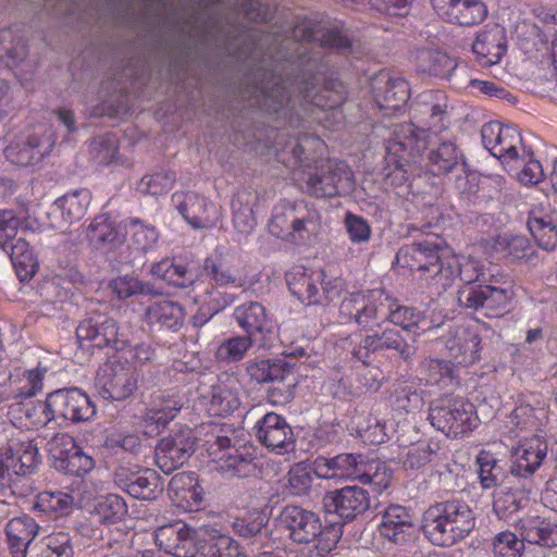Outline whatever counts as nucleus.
<instances>
[{
    "instance_id": "27",
    "label": "nucleus",
    "mask_w": 557,
    "mask_h": 557,
    "mask_svg": "<svg viewBox=\"0 0 557 557\" xmlns=\"http://www.w3.org/2000/svg\"><path fill=\"white\" fill-rule=\"evenodd\" d=\"M377 531L382 537L396 545L413 541L416 525L409 510L400 505H391L381 513Z\"/></svg>"
},
{
    "instance_id": "45",
    "label": "nucleus",
    "mask_w": 557,
    "mask_h": 557,
    "mask_svg": "<svg viewBox=\"0 0 557 557\" xmlns=\"http://www.w3.org/2000/svg\"><path fill=\"white\" fill-rule=\"evenodd\" d=\"M146 320L151 325H158L161 329L178 331L184 321V309L175 301L161 300L146 308Z\"/></svg>"
},
{
    "instance_id": "43",
    "label": "nucleus",
    "mask_w": 557,
    "mask_h": 557,
    "mask_svg": "<svg viewBox=\"0 0 557 557\" xmlns=\"http://www.w3.org/2000/svg\"><path fill=\"white\" fill-rule=\"evenodd\" d=\"M479 480L483 488L504 486L517 481V478H510L509 468L502 460L490 451H481L476 457Z\"/></svg>"
},
{
    "instance_id": "61",
    "label": "nucleus",
    "mask_w": 557,
    "mask_h": 557,
    "mask_svg": "<svg viewBox=\"0 0 557 557\" xmlns=\"http://www.w3.org/2000/svg\"><path fill=\"white\" fill-rule=\"evenodd\" d=\"M360 470L363 474L358 476V481L372 485L376 492L386 490L392 482V471L383 462L363 459V467Z\"/></svg>"
},
{
    "instance_id": "2",
    "label": "nucleus",
    "mask_w": 557,
    "mask_h": 557,
    "mask_svg": "<svg viewBox=\"0 0 557 557\" xmlns=\"http://www.w3.org/2000/svg\"><path fill=\"white\" fill-rule=\"evenodd\" d=\"M429 149V161L436 175L462 169L463 156L447 134L432 128H418L411 123H400L393 127L386 144L385 160L389 166L405 172L414 154Z\"/></svg>"
},
{
    "instance_id": "56",
    "label": "nucleus",
    "mask_w": 557,
    "mask_h": 557,
    "mask_svg": "<svg viewBox=\"0 0 557 557\" xmlns=\"http://www.w3.org/2000/svg\"><path fill=\"white\" fill-rule=\"evenodd\" d=\"M451 268V275L449 277L442 276L440 287L444 290L451 285L457 276L466 284L465 287L474 286L473 283L480 281L481 276H483L479 261L470 258H462V261H460L456 256V265Z\"/></svg>"
},
{
    "instance_id": "57",
    "label": "nucleus",
    "mask_w": 557,
    "mask_h": 557,
    "mask_svg": "<svg viewBox=\"0 0 557 557\" xmlns=\"http://www.w3.org/2000/svg\"><path fill=\"white\" fill-rule=\"evenodd\" d=\"M162 492L160 486V476L156 471L146 469L134 479L131 483L128 494L137 499L152 500Z\"/></svg>"
},
{
    "instance_id": "6",
    "label": "nucleus",
    "mask_w": 557,
    "mask_h": 557,
    "mask_svg": "<svg viewBox=\"0 0 557 557\" xmlns=\"http://www.w3.org/2000/svg\"><path fill=\"white\" fill-rule=\"evenodd\" d=\"M522 539L509 531L498 533L493 540L494 557H521L524 541L543 547H557V524L540 517L520 521Z\"/></svg>"
},
{
    "instance_id": "59",
    "label": "nucleus",
    "mask_w": 557,
    "mask_h": 557,
    "mask_svg": "<svg viewBox=\"0 0 557 557\" xmlns=\"http://www.w3.org/2000/svg\"><path fill=\"white\" fill-rule=\"evenodd\" d=\"M127 230L131 235V243L136 250L147 252L156 247L159 232L153 225L139 219H132Z\"/></svg>"
},
{
    "instance_id": "39",
    "label": "nucleus",
    "mask_w": 557,
    "mask_h": 557,
    "mask_svg": "<svg viewBox=\"0 0 557 557\" xmlns=\"http://www.w3.org/2000/svg\"><path fill=\"white\" fill-rule=\"evenodd\" d=\"M3 453L23 478L32 474L41 461L37 444L29 438H12Z\"/></svg>"
},
{
    "instance_id": "9",
    "label": "nucleus",
    "mask_w": 557,
    "mask_h": 557,
    "mask_svg": "<svg viewBox=\"0 0 557 557\" xmlns=\"http://www.w3.org/2000/svg\"><path fill=\"white\" fill-rule=\"evenodd\" d=\"M388 294L382 288L351 293L339 305L343 323H355L362 330L379 326L385 312Z\"/></svg>"
},
{
    "instance_id": "23",
    "label": "nucleus",
    "mask_w": 557,
    "mask_h": 557,
    "mask_svg": "<svg viewBox=\"0 0 557 557\" xmlns=\"http://www.w3.org/2000/svg\"><path fill=\"white\" fill-rule=\"evenodd\" d=\"M55 420L79 423L96 414V406L82 389L60 388L48 394Z\"/></svg>"
},
{
    "instance_id": "5",
    "label": "nucleus",
    "mask_w": 557,
    "mask_h": 557,
    "mask_svg": "<svg viewBox=\"0 0 557 557\" xmlns=\"http://www.w3.org/2000/svg\"><path fill=\"white\" fill-rule=\"evenodd\" d=\"M321 215L306 201H284L274 208L270 232L280 238L305 240L318 232Z\"/></svg>"
},
{
    "instance_id": "12",
    "label": "nucleus",
    "mask_w": 557,
    "mask_h": 557,
    "mask_svg": "<svg viewBox=\"0 0 557 557\" xmlns=\"http://www.w3.org/2000/svg\"><path fill=\"white\" fill-rule=\"evenodd\" d=\"M245 370L249 379L257 384L265 383H283L287 384L283 387H274L270 391L269 397L272 403L284 404L294 398L296 380L293 377V367L283 359H253L245 364Z\"/></svg>"
},
{
    "instance_id": "41",
    "label": "nucleus",
    "mask_w": 557,
    "mask_h": 557,
    "mask_svg": "<svg viewBox=\"0 0 557 557\" xmlns=\"http://www.w3.org/2000/svg\"><path fill=\"white\" fill-rule=\"evenodd\" d=\"M446 348L457 363L470 366L480 358L481 337L473 331L462 329L446 341Z\"/></svg>"
},
{
    "instance_id": "25",
    "label": "nucleus",
    "mask_w": 557,
    "mask_h": 557,
    "mask_svg": "<svg viewBox=\"0 0 557 557\" xmlns=\"http://www.w3.org/2000/svg\"><path fill=\"white\" fill-rule=\"evenodd\" d=\"M278 519L288 531V537L295 543L308 544L324 536L321 519L311 510L288 505L282 509Z\"/></svg>"
},
{
    "instance_id": "10",
    "label": "nucleus",
    "mask_w": 557,
    "mask_h": 557,
    "mask_svg": "<svg viewBox=\"0 0 557 557\" xmlns=\"http://www.w3.org/2000/svg\"><path fill=\"white\" fill-rule=\"evenodd\" d=\"M76 337L81 347L111 348L123 350L131 343L128 336L120 330L115 319L104 312H90L76 327Z\"/></svg>"
},
{
    "instance_id": "3",
    "label": "nucleus",
    "mask_w": 557,
    "mask_h": 557,
    "mask_svg": "<svg viewBox=\"0 0 557 557\" xmlns=\"http://www.w3.org/2000/svg\"><path fill=\"white\" fill-rule=\"evenodd\" d=\"M475 528V515L469 504L450 498L430 505L423 513L424 536L436 546L450 547L468 537Z\"/></svg>"
},
{
    "instance_id": "20",
    "label": "nucleus",
    "mask_w": 557,
    "mask_h": 557,
    "mask_svg": "<svg viewBox=\"0 0 557 557\" xmlns=\"http://www.w3.org/2000/svg\"><path fill=\"white\" fill-rule=\"evenodd\" d=\"M482 144L492 156L503 162L524 159L527 148L519 131L498 121L485 123L481 128Z\"/></svg>"
},
{
    "instance_id": "8",
    "label": "nucleus",
    "mask_w": 557,
    "mask_h": 557,
    "mask_svg": "<svg viewBox=\"0 0 557 557\" xmlns=\"http://www.w3.org/2000/svg\"><path fill=\"white\" fill-rule=\"evenodd\" d=\"M430 423L447 436H463L478 425L474 406L461 398L444 395L434 399L429 407Z\"/></svg>"
},
{
    "instance_id": "34",
    "label": "nucleus",
    "mask_w": 557,
    "mask_h": 557,
    "mask_svg": "<svg viewBox=\"0 0 557 557\" xmlns=\"http://www.w3.org/2000/svg\"><path fill=\"white\" fill-rule=\"evenodd\" d=\"M238 263L239 258L235 253L221 255L218 258H206L203 272L212 285L242 287L244 278Z\"/></svg>"
},
{
    "instance_id": "31",
    "label": "nucleus",
    "mask_w": 557,
    "mask_h": 557,
    "mask_svg": "<svg viewBox=\"0 0 557 557\" xmlns=\"http://www.w3.org/2000/svg\"><path fill=\"white\" fill-rule=\"evenodd\" d=\"M361 467H363V457L354 454H339L327 458L318 456L313 461V473L325 480H358Z\"/></svg>"
},
{
    "instance_id": "53",
    "label": "nucleus",
    "mask_w": 557,
    "mask_h": 557,
    "mask_svg": "<svg viewBox=\"0 0 557 557\" xmlns=\"http://www.w3.org/2000/svg\"><path fill=\"white\" fill-rule=\"evenodd\" d=\"M385 312L382 321H389L391 323L400 326L405 331H410L417 326L423 319L421 311L412 307L398 305L397 301L388 295L386 300Z\"/></svg>"
},
{
    "instance_id": "46",
    "label": "nucleus",
    "mask_w": 557,
    "mask_h": 557,
    "mask_svg": "<svg viewBox=\"0 0 557 557\" xmlns=\"http://www.w3.org/2000/svg\"><path fill=\"white\" fill-rule=\"evenodd\" d=\"M201 556L239 557L236 542L221 530L203 525Z\"/></svg>"
},
{
    "instance_id": "60",
    "label": "nucleus",
    "mask_w": 557,
    "mask_h": 557,
    "mask_svg": "<svg viewBox=\"0 0 557 557\" xmlns=\"http://www.w3.org/2000/svg\"><path fill=\"white\" fill-rule=\"evenodd\" d=\"M109 288L117 299L124 300L137 295H151L153 287L132 275L117 276L110 281Z\"/></svg>"
},
{
    "instance_id": "50",
    "label": "nucleus",
    "mask_w": 557,
    "mask_h": 557,
    "mask_svg": "<svg viewBox=\"0 0 557 557\" xmlns=\"http://www.w3.org/2000/svg\"><path fill=\"white\" fill-rule=\"evenodd\" d=\"M253 345L258 347V341L255 337L246 334L233 335L220 343L215 357L219 361L227 364L239 362Z\"/></svg>"
},
{
    "instance_id": "48",
    "label": "nucleus",
    "mask_w": 557,
    "mask_h": 557,
    "mask_svg": "<svg viewBox=\"0 0 557 557\" xmlns=\"http://www.w3.org/2000/svg\"><path fill=\"white\" fill-rule=\"evenodd\" d=\"M419 69L433 76L449 77L457 66L456 61L445 52L421 49L417 53Z\"/></svg>"
},
{
    "instance_id": "49",
    "label": "nucleus",
    "mask_w": 557,
    "mask_h": 557,
    "mask_svg": "<svg viewBox=\"0 0 557 557\" xmlns=\"http://www.w3.org/2000/svg\"><path fill=\"white\" fill-rule=\"evenodd\" d=\"M23 476L9 460L8 456L0 453V503L10 504L16 496H23L25 490L20 483Z\"/></svg>"
},
{
    "instance_id": "55",
    "label": "nucleus",
    "mask_w": 557,
    "mask_h": 557,
    "mask_svg": "<svg viewBox=\"0 0 557 557\" xmlns=\"http://www.w3.org/2000/svg\"><path fill=\"white\" fill-rule=\"evenodd\" d=\"M74 498L61 491L41 492L37 495L36 507L55 518L67 516L73 509Z\"/></svg>"
},
{
    "instance_id": "64",
    "label": "nucleus",
    "mask_w": 557,
    "mask_h": 557,
    "mask_svg": "<svg viewBox=\"0 0 557 557\" xmlns=\"http://www.w3.org/2000/svg\"><path fill=\"white\" fill-rule=\"evenodd\" d=\"M117 151V138L113 134L97 136L89 143L90 158L100 165L112 163Z\"/></svg>"
},
{
    "instance_id": "63",
    "label": "nucleus",
    "mask_w": 557,
    "mask_h": 557,
    "mask_svg": "<svg viewBox=\"0 0 557 557\" xmlns=\"http://www.w3.org/2000/svg\"><path fill=\"white\" fill-rule=\"evenodd\" d=\"M38 557H73L72 539L66 532H55L40 542Z\"/></svg>"
},
{
    "instance_id": "15",
    "label": "nucleus",
    "mask_w": 557,
    "mask_h": 557,
    "mask_svg": "<svg viewBox=\"0 0 557 557\" xmlns=\"http://www.w3.org/2000/svg\"><path fill=\"white\" fill-rule=\"evenodd\" d=\"M96 382L104 399L125 400L138 387V371L127 360L109 359L99 368Z\"/></svg>"
},
{
    "instance_id": "26",
    "label": "nucleus",
    "mask_w": 557,
    "mask_h": 557,
    "mask_svg": "<svg viewBox=\"0 0 557 557\" xmlns=\"http://www.w3.org/2000/svg\"><path fill=\"white\" fill-rule=\"evenodd\" d=\"M172 203L194 228H210L220 219L218 206L208 198L193 191L174 193Z\"/></svg>"
},
{
    "instance_id": "38",
    "label": "nucleus",
    "mask_w": 557,
    "mask_h": 557,
    "mask_svg": "<svg viewBox=\"0 0 557 557\" xmlns=\"http://www.w3.org/2000/svg\"><path fill=\"white\" fill-rule=\"evenodd\" d=\"M255 459L256 448L251 445H240L222 454L218 469L227 476L247 478L256 471Z\"/></svg>"
},
{
    "instance_id": "54",
    "label": "nucleus",
    "mask_w": 557,
    "mask_h": 557,
    "mask_svg": "<svg viewBox=\"0 0 557 557\" xmlns=\"http://www.w3.org/2000/svg\"><path fill=\"white\" fill-rule=\"evenodd\" d=\"M141 447V440L137 434L119 431L109 433L103 443L107 454L116 457L124 454L137 456Z\"/></svg>"
},
{
    "instance_id": "47",
    "label": "nucleus",
    "mask_w": 557,
    "mask_h": 557,
    "mask_svg": "<svg viewBox=\"0 0 557 557\" xmlns=\"http://www.w3.org/2000/svg\"><path fill=\"white\" fill-rule=\"evenodd\" d=\"M91 194L86 188L75 189L58 198L53 207L61 212L65 223L79 221L90 203Z\"/></svg>"
},
{
    "instance_id": "32",
    "label": "nucleus",
    "mask_w": 557,
    "mask_h": 557,
    "mask_svg": "<svg viewBox=\"0 0 557 557\" xmlns=\"http://www.w3.org/2000/svg\"><path fill=\"white\" fill-rule=\"evenodd\" d=\"M472 51L482 66L497 64L507 51L506 30L499 24H487L478 34Z\"/></svg>"
},
{
    "instance_id": "11",
    "label": "nucleus",
    "mask_w": 557,
    "mask_h": 557,
    "mask_svg": "<svg viewBox=\"0 0 557 557\" xmlns=\"http://www.w3.org/2000/svg\"><path fill=\"white\" fill-rule=\"evenodd\" d=\"M290 293L307 305H327L339 295L337 280L325 281L323 270L310 271L301 267L286 274Z\"/></svg>"
},
{
    "instance_id": "13",
    "label": "nucleus",
    "mask_w": 557,
    "mask_h": 557,
    "mask_svg": "<svg viewBox=\"0 0 557 557\" xmlns=\"http://www.w3.org/2000/svg\"><path fill=\"white\" fill-rule=\"evenodd\" d=\"M513 290L509 283L502 285L479 284L461 288L457 301L461 308L483 310L487 318L502 317L509 310Z\"/></svg>"
},
{
    "instance_id": "62",
    "label": "nucleus",
    "mask_w": 557,
    "mask_h": 557,
    "mask_svg": "<svg viewBox=\"0 0 557 557\" xmlns=\"http://www.w3.org/2000/svg\"><path fill=\"white\" fill-rule=\"evenodd\" d=\"M7 251L16 269L21 268L25 270V276L34 275L37 262L26 239L22 237L17 239L14 238V240L10 242L8 245ZM17 273H20V270H17Z\"/></svg>"
},
{
    "instance_id": "42",
    "label": "nucleus",
    "mask_w": 557,
    "mask_h": 557,
    "mask_svg": "<svg viewBox=\"0 0 557 557\" xmlns=\"http://www.w3.org/2000/svg\"><path fill=\"white\" fill-rule=\"evenodd\" d=\"M528 227L537 245L552 251L557 247V213H544L540 208H534L528 220Z\"/></svg>"
},
{
    "instance_id": "1",
    "label": "nucleus",
    "mask_w": 557,
    "mask_h": 557,
    "mask_svg": "<svg viewBox=\"0 0 557 557\" xmlns=\"http://www.w3.org/2000/svg\"><path fill=\"white\" fill-rule=\"evenodd\" d=\"M277 69L275 65V70L264 71L256 86L255 103L267 111L277 112L285 107L295 110L297 106L305 110L314 107L336 111L346 99L345 87L339 81H330L317 88V77L308 71L294 78H284L276 75Z\"/></svg>"
},
{
    "instance_id": "52",
    "label": "nucleus",
    "mask_w": 557,
    "mask_h": 557,
    "mask_svg": "<svg viewBox=\"0 0 557 557\" xmlns=\"http://www.w3.org/2000/svg\"><path fill=\"white\" fill-rule=\"evenodd\" d=\"M421 371L425 375L426 383L451 387L458 385L453 362L444 359H425L421 362Z\"/></svg>"
},
{
    "instance_id": "36",
    "label": "nucleus",
    "mask_w": 557,
    "mask_h": 557,
    "mask_svg": "<svg viewBox=\"0 0 557 557\" xmlns=\"http://www.w3.org/2000/svg\"><path fill=\"white\" fill-rule=\"evenodd\" d=\"M35 519L24 515L11 519L5 527L9 550L12 557H26L27 548L38 534Z\"/></svg>"
},
{
    "instance_id": "37",
    "label": "nucleus",
    "mask_w": 557,
    "mask_h": 557,
    "mask_svg": "<svg viewBox=\"0 0 557 557\" xmlns=\"http://www.w3.org/2000/svg\"><path fill=\"white\" fill-rule=\"evenodd\" d=\"M182 400L169 391H157L150 396L144 421L147 424L165 425L182 409Z\"/></svg>"
},
{
    "instance_id": "44",
    "label": "nucleus",
    "mask_w": 557,
    "mask_h": 557,
    "mask_svg": "<svg viewBox=\"0 0 557 557\" xmlns=\"http://www.w3.org/2000/svg\"><path fill=\"white\" fill-rule=\"evenodd\" d=\"M532 490H524L523 481L502 486L494 494L493 510L502 519H507L510 515L523 508Z\"/></svg>"
},
{
    "instance_id": "14",
    "label": "nucleus",
    "mask_w": 557,
    "mask_h": 557,
    "mask_svg": "<svg viewBox=\"0 0 557 557\" xmlns=\"http://www.w3.org/2000/svg\"><path fill=\"white\" fill-rule=\"evenodd\" d=\"M306 189L314 197L345 196L354 189V174L344 162L322 161L308 174Z\"/></svg>"
},
{
    "instance_id": "22",
    "label": "nucleus",
    "mask_w": 557,
    "mask_h": 557,
    "mask_svg": "<svg viewBox=\"0 0 557 557\" xmlns=\"http://www.w3.org/2000/svg\"><path fill=\"white\" fill-rule=\"evenodd\" d=\"M196 449V437L189 428L172 431L161 438L156 448L158 467L170 473L183 466Z\"/></svg>"
},
{
    "instance_id": "51",
    "label": "nucleus",
    "mask_w": 557,
    "mask_h": 557,
    "mask_svg": "<svg viewBox=\"0 0 557 557\" xmlns=\"http://www.w3.org/2000/svg\"><path fill=\"white\" fill-rule=\"evenodd\" d=\"M91 515L99 523L115 524L127 515V505L123 497L109 494L99 499Z\"/></svg>"
},
{
    "instance_id": "7",
    "label": "nucleus",
    "mask_w": 557,
    "mask_h": 557,
    "mask_svg": "<svg viewBox=\"0 0 557 557\" xmlns=\"http://www.w3.org/2000/svg\"><path fill=\"white\" fill-rule=\"evenodd\" d=\"M55 145V133L49 123H39L14 137L5 148V158L18 166L36 168L50 156Z\"/></svg>"
},
{
    "instance_id": "58",
    "label": "nucleus",
    "mask_w": 557,
    "mask_h": 557,
    "mask_svg": "<svg viewBox=\"0 0 557 557\" xmlns=\"http://www.w3.org/2000/svg\"><path fill=\"white\" fill-rule=\"evenodd\" d=\"M265 524L267 519L261 515L237 518L233 522V530L238 536L250 540L252 544H262L269 534Z\"/></svg>"
},
{
    "instance_id": "4",
    "label": "nucleus",
    "mask_w": 557,
    "mask_h": 557,
    "mask_svg": "<svg viewBox=\"0 0 557 557\" xmlns=\"http://www.w3.org/2000/svg\"><path fill=\"white\" fill-rule=\"evenodd\" d=\"M400 267L411 272H419L420 277L431 280L440 287L442 276L451 275V267L456 265V255L446 242L436 234H428L425 238L403 246L396 253Z\"/></svg>"
},
{
    "instance_id": "16",
    "label": "nucleus",
    "mask_w": 557,
    "mask_h": 557,
    "mask_svg": "<svg viewBox=\"0 0 557 557\" xmlns=\"http://www.w3.org/2000/svg\"><path fill=\"white\" fill-rule=\"evenodd\" d=\"M387 350L395 351L398 357L406 363H410L417 352V347L413 343H408L401 332L394 327H386L379 331H372L364 335L351 350L355 358L363 363L370 362V357L373 354H380Z\"/></svg>"
},
{
    "instance_id": "29",
    "label": "nucleus",
    "mask_w": 557,
    "mask_h": 557,
    "mask_svg": "<svg viewBox=\"0 0 557 557\" xmlns=\"http://www.w3.org/2000/svg\"><path fill=\"white\" fill-rule=\"evenodd\" d=\"M443 20L460 26L480 24L487 16V7L481 0H431Z\"/></svg>"
},
{
    "instance_id": "21",
    "label": "nucleus",
    "mask_w": 557,
    "mask_h": 557,
    "mask_svg": "<svg viewBox=\"0 0 557 557\" xmlns=\"http://www.w3.org/2000/svg\"><path fill=\"white\" fill-rule=\"evenodd\" d=\"M48 449L55 458V469L65 474L84 476L95 467L92 457L84 453L67 433H55L48 442Z\"/></svg>"
},
{
    "instance_id": "18",
    "label": "nucleus",
    "mask_w": 557,
    "mask_h": 557,
    "mask_svg": "<svg viewBox=\"0 0 557 557\" xmlns=\"http://www.w3.org/2000/svg\"><path fill=\"white\" fill-rule=\"evenodd\" d=\"M203 525L198 529L176 521L161 525L154 531V542L172 557H196L201 555Z\"/></svg>"
},
{
    "instance_id": "24",
    "label": "nucleus",
    "mask_w": 557,
    "mask_h": 557,
    "mask_svg": "<svg viewBox=\"0 0 557 557\" xmlns=\"http://www.w3.org/2000/svg\"><path fill=\"white\" fill-rule=\"evenodd\" d=\"M323 507L327 515H335L348 522L370 507V495L362 487L345 486L327 492L323 497Z\"/></svg>"
},
{
    "instance_id": "33",
    "label": "nucleus",
    "mask_w": 557,
    "mask_h": 557,
    "mask_svg": "<svg viewBox=\"0 0 557 557\" xmlns=\"http://www.w3.org/2000/svg\"><path fill=\"white\" fill-rule=\"evenodd\" d=\"M151 274L175 287L191 286L199 277V267L194 261H183L176 258L162 259L154 263Z\"/></svg>"
},
{
    "instance_id": "40",
    "label": "nucleus",
    "mask_w": 557,
    "mask_h": 557,
    "mask_svg": "<svg viewBox=\"0 0 557 557\" xmlns=\"http://www.w3.org/2000/svg\"><path fill=\"white\" fill-rule=\"evenodd\" d=\"M547 420L546 410L543 407H533L529 403L521 401L507 416L506 428L510 436H518L522 431H539Z\"/></svg>"
},
{
    "instance_id": "17",
    "label": "nucleus",
    "mask_w": 557,
    "mask_h": 557,
    "mask_svg": "<svg viewBox=\"0 0 557 557\" xmlns=\"http://www.w3.org/2000/svg\"><path fill=\"white\" fill-rule=\"evenodd\" d=\"M547 451V442L537 434L519 441L510 451V478L523 481L524 490H533L535 485L532 476L543 463Z\"/></svg>"
},
{
    "instance_id": "30",
    "label": "nucleus",
    "mask_w": 557,
    "mask_h": 557,
    "mask_svg": "<svg viewBox=\"0 0 557 557\" xmlns=\"http://www.w3.org/2000/svg\"><path fill=\"white\" fill-rule=\"evenodd\" d=\"M372 91L379 108L386 111V114L399 111L410 97L408 82L388 73H381L374 78Z\"/></svg>"
},
{
    "instance_id": "19",
    "label": "nucleus",
    "mask_w": 557,
    "mask_h": 557,
    "mask_svg": "<svg viewBox=\"0 0 557 557\" xmlns=\"http://www.w3.org/2000/svg\"><path fill=\"white\" fill-rule=\"evenodd\" d=\"M232 317L246 335L258 341L259 349L273 347L277 335L276 323L261 302H244L235 307Z\"/></svg>"
},
{
    "instance_id": "28",
    "label": "nucleus",
    "mask_w": 557,
    "mask_h": 557,
    "mask_svg": "<svg viewBox=\"0 0 557 557\" xmlns=\"http://www.w3.org/2000/svg\"><path fill=\"white\" fill-rule=\"evenodd\" d=\"M253 430L259 442L269 449L283 454L293 447V430L281 414L265 413L256 422Z\"/></svg>"
},
{
    "instance_id": "35",
    "label": "nucleus",
    "mask_w": 557,
    "mask_h": 557,
    "mask_svg": "<svg viewBox=\"0 0 557 557\" xmlns=\"http://www.w3.org/2000/svg\"><path fill=\"white\" fill-rule=\"evenodd\" d=\"M125 234V228L117 225L108 215L101 214L89 224L86 237L94 248L112 250L124 243Z\"/></svg>"
}]
</instances>
